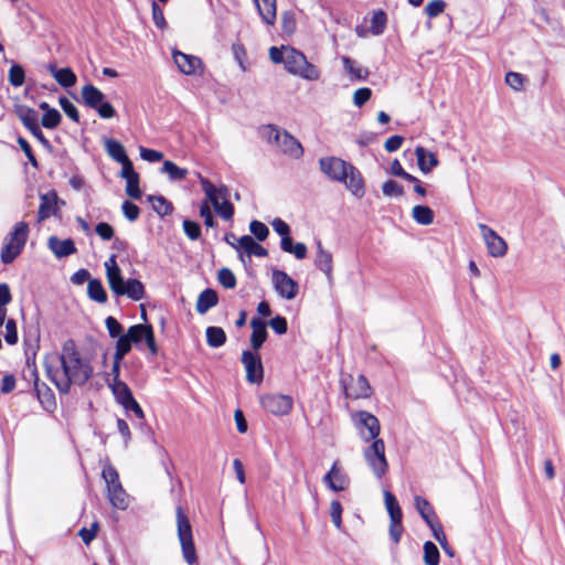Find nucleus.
Segmentation results:
<instances>
[{
  "mask_svg": "<svg viewBox=\"0 0 565 565\" xmlns=\"http://www.w3.org/2000/svg\"><path fill=\"white\" fill-rule=\"evenodd\" d=\"M44 367L62 394H67L72 385H84L94 373L89 360L82 358L72 340L64 342L61 353L46 354Z\"/></svg>",
  "mask_w": 565,
  "mask_h": 565,
  "instance_id": "obj_1",
  "label": "nucleus"
},
{
  "mask_svg": "<svg viewBox=\"0 0 565 565\" xmlns=\"http://www.w3.org/2000/svg\"><path fill=\"white\" fill-rule=\"evenodd\" d=\"M104 266L106 269L107 282L113 294H115L117 297L126 296L135 301L143 299V284L136 278H129L127 280L124 279L121 269L117 264V256L115 254L108 257Z\"/></svg>",
  "mask_w": 565,
  "mask_h": 565,
  "instance_id": "obj_2",
  "label": "nucleus"
},
{
  "mask_svg": "<svg viewBox=\"0 0 565 565\" xmlns=\"http://www.w3.org/2000/svg\"><path fill=\"white\" fill-rule=\"evenodd\" d=\"M259 134L269 145L276 146L279 151L289 157L298 159L303 154L301 143L285 129L275 125H265L260 127Z\"/></svg>",
  "mask_w": 565,
  "mask_h": 565,
  "instance_id": "obj_3",
  "label": "nucleus"
},
{
  "mask_svg": "<svg viewBox=\"0 0 565 565\" xmlns=\"http://www.w3.org/2000/svg\"><path fill=\"white\" fill-rule=\"evenodd\" d=\"M200 183L215 213L225 221H232L234 206L228 200V189L225 185L215 186L211 181L200 175Z\"/></svg>",
  "mask_w": 565,
  "mask_h": 565,
  "instance_id": "obj_4",
  "label": "nucleus"
},
{
  "mask_svg": "<svg viewBox=\"0 0 565 565\" xmlns=\"http://www.w3.org/2000/svg\"><path fill=\"white\" fill-rule=\"evenodd\" d=\"M102 477L106 483V497L111 507L118 510H126L129 505V497L119 480L116 468L110 463H105Z\"/></svg>",
  "mask_w": 565,
  "mask_h": 565,
  "instance_id": "obj_5",
  "label": "nucleus"
},
{
  "mask_svg": "<svg viewBox=\"0 0 565 565\" xmlns=\"http://www.w3.org/2000/svg\"><path fill=\"white\" fill-rule=\"evenodd\" d=\"M30 233L26 222H18L4 237L2 246V263H12L23 250Z\"/></svg>",
  "mask_w": 565,
  "mask_h": 565,
  "instance_id": "obj_6",
  "label": "nucleus"
},
{
  "mask_svg": "<svg viewBox=\"0 0 565 565\" xmlns=\"http://www.w3.org/2000/svg\"><path fill=\"white\" fill-rule=\"evenodd\" d=\"M285 70L296 76L307 81H317L320 77V72L317 66L307 61L306 55L294 49L287 47L285 55Z\"/></svg>",
  "mask_w": 565,
  "mask_h": 565,
  "instance_id": "obj_7",
  "label": "nucleus"
},
{
  "mask_svg": "<svg viewBox=\"0 0 565 565\" xmlns=\"http://www.w3.org/2000/svg\"><path fill=\"white\" fill-rule=\"evenodd\" d=\"M178 537L182 548V555L189 565L196 564L198 557L193 542L192 527L182 507L177 508Z\"/></svg>",
  "mask_w": 565,
  "mask_h": 565,
  "instance_id": "obj_8",
  "label": "nucleus"
},
{
  "mask_svg": "<svg viewBox=\"0 0 565 565\" xmlns=\"http://www.w3.org/2000/svg\"><path fill=\"white\" fill-rule=\"evenodd\" d=\"M364 459L377 479H382L387 470L388 463L385 457V444L383 439H375L363 451Z\"/></svg>",
  "mask_w": 565,
  "mask_h": 565,
  "instance_id": "obj_9",
  "label": "nucleus"
},
{
  "mask_svg": "<svg viewBox=\"0 0 565 565\" xmlns=\"http://www.w3.org/2000/svg\"><path fill=\"white\" fill-rule=\"evenodd\" d=\"M355 426L363 441H374L379 439L381 431L379 419L366 411H360L354 416Z\"/></svg>",
  "mask_w": 565,
  "mask_h": 565,
  "instance_id": "obj_10",
  "label": "nucleus"
},
{
  "mask_svg": "<svg viewBox=\"0 0 565 565\" xmlns=\"http://www.w3.org/2000/svg\"><path fill=\"white\" fill-rule=\"evenodd\" d=\"M385 507L390 514V535L395 544H397L403 534L402 525V510L397 503L396 498L390 492H384Z\"/></svg>",
  "mask_w": 565,
  "mask_h": 565,
  "instance_id": "obj_11",
  "label": "nucleus"
},
{
  "mask_svg": "<svg viewBox=\"0 0 565 565\" xmlns=\"http://www.w3.org/2000/svg\"><path fill=\"white\" fill-rule=\"evenodd\" d=\"M260 404L265 411L273 415L284 416L292 409L294 401L289 395L271 393L262 396Z\"/></svg>",
  "mask_w": 565,
  "mask_h": 565,
  "instance_id": "obj_12",
  "label": "nucleus"
},
{
  "mask_svg": "<svg viewBox=\"0 0 565 565\" xmlns=\"http://www.w3.org/2000/svg\"><path fill=\"white\" fill-rule=\"evenodd\" d=\"M271 281L275 291L284 299L291 300L298 295L299 286L286 271L274 269Z\"/></svg>",
  "mask_w": 565,
  "mask_h": 565,
  "instance_id": "obj_13",
  "label": "nucleus"
},
{
  "mask_svg": "<svg viewBox=\"0 0 565 565\" xmlns=\"http://www.w3.org/2000/svg\"><path fill=\"white\" fill-rule=\"evenodd\" d=\"M319 166L328 178L341 183L345 182V175L351 163L337 157H326L319 160Z\"/></svg>",
  "mask_w": 565,
  "mask_h": 565,
  "instance_id": "obj_14",
  "label": "nucleus"
},
{
  "mask_svg": "<svg viewBox=\"0 0 565 565\" xmlns=\"http://www.w3.org/2000/svg\"><path fill=\"white\" fill-rule=\"evenodd\" d=\"M479 228L487 245L488 253L495 258L503 257L508 252L505 241L486 224H479Z\"/></svg>",
  "mask_w": 565,
  "mask_h": 565,
  "instance_id": "obj_15",
  "label": "nucleus"
},
{
  "mask_svg": "<svg viewBox=\"0 0 565 565\" xmlns=\"http://www.w3.org/2000/svg\"><path fill=\"white\" fill-rule=\"evenodd\" d=\"M26 372L29 373L30 379L34 381V391L41 405L46 411L55 408L56 402L54 393L45 383L39 382L36 369L28 364Z\"/></svg>",
  "mask_w": 565,
  "mask_h": 565,
  "instance_id": "obj_16",
  "label": "nucleus"
},
{
  "mask_svg": "<svg viewBox=\"0 0 565 565\" xmlns=\"http://www.w3.org/2000/svg\"><path fill=\"white\" fill-rule=\"evenodd\" d=\"M341 384L348 398H366L371 394L370 384L364 375H359L356 379L349 376V383L342 379Z\"/></svg>",
  "mask_w": 565,
  "mask_h": 565,
  "instance_id": "obj_17",
  "label": "nucleus"
},
{
  "mask_svg": "<svg viewBox=\"0 0 565 565\" xmlns=\"http://www.w3.org/2000/svg\"><path fill=\"white\" fill-rule=\"evenodd\" d=\"M242 362L246 370V380L249 383L259 384L264 377V370L260 356L250 351H244Z\"/></svg>",
  "mask_w": 565,
  "mask_h": 565,
  "instance_id": "obj_18",
  "label": "nucleus"
},
{
  "mask_svg": "<svg viewBox=\"0 0 565 565\" xmlns=\"http://www.w3.org/2000/svg\"><path fill=\"white\" fill-rule=\"evenodd\" d=\"M172 56L175 65L183 74L196 75L201 73L202 62L199 57L184 54L180 51H174Z\"/></svg>",
  "mask_w": 565,
  "mask_h": 565,
  "instance_id": "obj_19",
  "label": "nucleus"
},
{
  "mask_svg": "<svg viewBox=\"0 0 565 565\" xmlns=\"http://www.w3.org/2000/svg\"><path fill=\"white\" fill-rule=\"evenodd\" d=\"M324 483L333 491H343L350 484V479L345 472H343L335 461L329 472L323 477Z\"/></svg>",
  "mask_w": 565,
  "mask_h": 565,
  "instance_id": "obj_20",
  "label": "nucleus"
},
{
  "mask_svg": "<svg viewBox=\"0 0 565 565\" xmlns=\"http://www.w3.org/2000/svg\"><path fill=\"white\" fill-rule=\"evenodd\" d=\"M345 188L358 199H361L365 194V184L364 179L353 164L349 167V170L345 175Z\"/></svg>",
  "mask_w": 565,
  "mask_h": 565,
  "instance_id": "obj_21",
  "label": "nucleus"
},
{
  "mask_svg": "<svg viewBox=\"0 0 565 565\" xmlns=\"http://www.w3.org/2000/svg\"><path fill=\"white\" fill-rule=\"evenodd\" d=\"M40 206L38 211V222H43L57 213L58 198L55 191H50L40 196Z\"/></svg>",
  "mask_w": 565,
  "mask_h": 565,
  "instance_id": "obj_22",
  "label": "nucleus"
},
{
  "mask_svg": "<svg viewBox=\"0 0 565 565\" xmlns=\"http://www.w3.org/2000/svg\"><path fill=\"white\" fill-rule=\"evenodd\" d=\"M47 246L57 258L67 257L77 250L71 238L60 239L56 236L49 237Z\"/></svg>",
  "mask_w": 565,
  "mask_h": 565,
  "instance_id": "obj_23",
  "label": "nucleus"
},
{
  "mask_svg": "<svg viewBox=\"0 0 565 565\" xmlns=\"http://www.w3.org/2000/svg\"><path fill=\"white\" fill-rule=\"evenodd\" d=\"M263 22L269 26L275 25L277 20L276 0H253Z\"/></svg>",
  "mask_w": 565,
  "mask_h": 565,
  "instance_id": "obj_24",
  "label": "nucleus"
},
{
  "mask_svg": "<svg viewBox=\"0 0 565 565\" xmlns=\"http://www.w3.org/2000/svg\"><path fill=\"white\" fill-rule=\"evenodd\" d=\"M317 253L315 257V265L318 269L323 271L330 279L332 276L333 258L332 254L324 249L320 239L316 241Z\"/></svg>",
  "mask_w": 565,
  "mask_h": 565,
  "instance_id": "obj_25",
  "label": "nucleus"
},
{
  "mask_svg": "<svg viewBox=\"0 0 565 565\" xmlns=\"http://www.w3.org/2000/svg\"><path fill=\"white\" fill-rule=\"evenodd\" d=\"M415 156L417 159L418 168L424 173L430 172L439 163L437 156L434 152L420 146L416 147Z\"/></svg>",
  "mask_w": 565,
  "mask_h": 565,
  "instance_id": "obj_26",
  "label": "nucleus"
},
{
  "mask_svg": "<svg viewBox=\"0 0 565 565\" xmlns=\"http://www.w3.org/2000/svg\"><path fill=\"white\" fill-rule=\"evenodd\" d=\"M250 327L253 329L250 344L254 350H258L262 348L268 335L266 323L260 318H253L250 320Z\"/></svg>",
  "mask_w": 565,
  "mask_h": 565,
  "instance_id": "obj_27",
  "label": "nucleus"
},
{
  "mask_svg": "<svg viewBox=\"0 0 565 565\" xmlns=\"http://www.w3.org/2000/svg\"><path fill=\"white\" fill-rule=\"evenodd\" d=\"M83 103L93 109H96L105 99V95L92 84L83 86L81 92Z\"/></svg>",
  "mask_w": 565,
  "mask_h": 565,
  "instance_id": "obj_28",
  "label": "nucleus"
},
{
  "mask_svg": "<svg viewBox=\"0 0 565 565\" xmlns=\"http://www.w3.org/2000/svg\"><path fill=\"white\" fill-rule=\"evenodd\" d=\"M14 111L28 130L39 125V115L35 109L25 105H15Z\"/></svg>",
  "mask_w": 565,
  "mask_h": 565,
  "instance_id": "obj_29",
  "label": "nucleus"
},
{
  "mask_svg": "<svg viewBox=\"0 0 565 565\" xmlns=\"http://www.w3.org/2000/svg\"><path fill=\"white\" fill-rule=\"evenodd\" d=\"M218 297L216 291L213 289H205L203 290L196 300V311L200 315L206 313L211 308L215 307L217 305Z\"/></svg>",
  "mask_w": 565,
  "mask_h": 565,
  "instance_id": "obj_30",
  "label": "nucleus"
},
{
  "mask_svg": "<svg viewBox=\"0 0 565 565\" xmlns=\"http://www.w3.org/2000/svg\"><path fill=\"white\" fill-rule=\"evenodd\" d=\"M239 248L244 249L248 256L266 257L268 252L249 235H243L238 238Z\"/></svg>",
  "mask_w": 565,
  "mask_h": 565,
  "instance_id": "obj_31",
  "label": "nucleus"
},
{
  "mask_svg": "<svg viewBox=\"0 0 565 565\" xmlns=\"http://www.w3.org/2000/svg\"><path fill=\"white\" fill-rule=\"evenodd\" d=\"M342 64L351 81H365L370 75L366 68L356 65L349 56L342 57Z\"/></svg>",
  "mask_w": 565,
  "mask_h": 565,
  "instance_id": "obj_32",
  "label": "nucleus"
},
{
  "mask_svg": "<svg viewBox=\"0 0 565 565\" xmlns=\"http://www.w3.org/2000/svg\"><path fill=\"white\" fill-rule=\"evenodd\" d=\"M108 386L110 387L115 399L119 405H122L126 401L134 396L129 386L121 380L111 381L108 383Z\"/></svg>",
  "mask_w": 565,
  "mask_h": 565,
  "instance_id": "obj_33",
  "label": "nucleus"
},
{
  "mask_svg": "<svg viewBox=\"0 0 565 565\" xmlns=\"http://www.w3.org/2000/svg\"><path fill=\"white\" fill-rule=\"evenodd\" d=\"M280 248L288 254H292L297 259H303L307 256V246L303 243H294L291 237L281 238Z\"/></svg>",
  "mask_w": 565,
  "mask_h": 565,
  "instance_id": "obj_34",
  "label": "nucleus"
},
{
  "mask_svg": "<svg viewBox=\"0 0 565 565\" xmlns=\"http://www.w3.org/2000/svg\"><path fill=\"white\" fill-rule=\"evenodd\" d=\"M87 294L88 297L98 302V303H105L108 299L107 292L99 279H90L87 285Z\"/></svg>",
  "mask_w": 565,
  "mask_h": 565,
  "instance_id": "obj_35",
  "label": "nucleus"
},
{
  "mask_svg": "<svg viewBox=\"0 0 565 565\" xmlns=\"http://www.w3.org/2000/svg\"><path fill=\"white\" fill-rule=\"evenodd\" d=\"M415 508L427 525L436 520L435 511L426 499L417 495L415 498Z\"/></svg>",
  "mask_w": 565,
  "mask_h": 565,
  "instance_id": "obj_36",
  "label": "nucleus"
},
{
  "mask_svg": "<svg viewBox=\"0 0 565 565\" xmlns=\"http://www.w3.org/2000/svg\"><path fill=\"white\" fill-rule=\"evenodd\" d=\"M412 216L420 225H430L434 222V212L426 205H415L412 210Z\"/></svg>",
  "mask_w": 565,
  "mask_h": 565,
  "instance_id": "obj_37",
  "label": "nucleus"
},
{
  "mask_svg": "<svg viewBox=\"0 0 565 565\" xmlns=\"http://www.w3.org/2000/svg\"><path fill=\"white\" fill-rule=\"evenodd\" d=\"M149 201L153 211L160 216L170 215L173 211L172 203L162 195H150Z\"/></svg>",
  "mask_w": 565,
  "mask_h": 565,
  "instance_id": "obj_38",
  "label": "nucleus"
},
{
  "mask_svg": "<svg viewBox=\"0 0 565 565\" xmlns=\"http://www.w3.org/2000/svg\"><path fill=\"white\" fill-rule=\"evenodd\" d=\"M162 173H167L171 181H181L184 180L188 175V170L178 167L174 162L170 160H166L161 168Z\"/></svg>",
  "mask_w": 565,
  "mask_h": 565,
  "instance_id": "obj_39",
  "label": "nucleus"
},
{
  "mask_svg": "<svg viewBox=\"0 0 565 565\" xmlns=\"http://www.w3.org/2000/svg\"><path fill=\"white\" fill-rule=\"evenodd\" d=\"M105 148H106L108 156L117 162L122 161L125 158L128 157L126 154V150H125L124 146L115 139H110V138L106 139Z\"/></svg>",
  "mask_w": 565,
  "mask_h": 565,
  "instance_id": "obj_40",
  "label": "nucleus"
},
{
  "mask_svg": "<svg viewBox=\"0 0 565 565\" xmlns=\"http://www.w3.org/2000/svg\"><path fill=\"white\" fill-rule=\"evenodd\" d=\"M206 341L211 348H220L226 341V334L220 327H209L206 329Z\"/></svg>",
  "mask_w": 565,
  "mask_h": 565,
  "instance_id": "obj_41",
  "label": "nucleus"
},
{
  "mask_svg": "<svg viewBox=\"0 0 565 565\" xmlns=\"http://www.w3.org/2000/svg\"><path fill=\"white\" fill-rule=\"evenodd\" d=\"M11 63L12 65L8 72V81L13 87H20L24 84L25 72L20 64Z\"/></svg>",
  "mask_w": 565,
  "mask_h": 565,
  "instance_id": "obj_42",
  "label": "nucleus"
},
{
  "mask_svg": "<svg viewBox=\"0 0 565 565\" xmlns=\"http://www.w3.org/2000/svg\"><path fill=\"white\" fill-rule=\"evenodd\" d=\"M55 81L63 87L68 88L76 84V75L70 67L60 68L54 73Z\"/></svg>",
  "mask_w": 565,
  "mask_h": 565,
  "instance_id": "obj_43",
  "label": "nucleus"
},
{
  "mask_svg": "<svg viewBox=\"0 0 565 565\" xmlns=\"http://www.w3.org/2000/svg\"><path fill=\"white\" fill-rule=\"evenodd\" d=\"M387 18L386 13L382 10H379L373 13L371 19L370 31L374 35H380L384 32L386 26Z\"/></svg>",
  "mask_w": 565,
  "mask_h": 565,
  "instance_id": "obj_44",
  "label": "nucleus"
},
{
  "mask_svg": "<svg viewBox=\"0 0 565 565\" xmlns=\"http://www.w3.org/2000/svg\"><path fill=\"white\" fill-rule=\"evenodd\" d=\"M150 324H134L128 330L126 335L132 341V343L138 344L142 340H145V335L147 331L149 330Z\"/></svg>",
  "mask_w": 565,
  "mask_h": 565,
  "instance_id": "obj_45",
  "label": "nucleus"
},
{
  "mask_svg": "<svg viewBox=\"0 0 565 565\" xmlns=\"http://www.w3.org/2000/svg\"><path fill=\"white\" fill-rule=\"evenodd\" d=\"M62 120L60 111L55 108L43 114L41 125L46 129H55Z\"/></svg>",
  "mask_w": 565,
  "mask_h": 565,
  "instance_id": "obj_46",
  "label": "nucleus"
},
{
  "mask_svg": "<svg viewBox=\"0 0 565 565\" xmlns=\"http://www.w3.org/2000/svg\"><path fill=\"white\" fill-rule=\"evenodd\" d=\"M424 562L426 565L439 564V551L437 546L430 541L424 544Z\"/></svg>",
  "mask_w": 565,
  "mask_h": 565,
  "instance_id": "obj_47",
  "label": "nucleus"
},
{
  "mask_svg": "<svg viewBox=\"0 0 565 565\" xmlns=\"http://www.w3.org/2000/svg\"><path fill=\"white\" fill-rule=\"evenodd\" d=\"M297 29L296 17L292 11H284L281 13V30L285 34L291 35Z\"/></svg>",
  "mask_w": 565,
  "mask_h": 565,
  "instance_id": "obj_48",
  "label": "nucleus"
},
{
  "mask_svg": "<svg viewBox=\"0 0 565 565\" xmlns=\"http://www.w3.org/2000/svg\"><path fill=\"white\" fill-rule=\"evenodd\" d=\"M217 280L226 289H233L236 286V277L227 267H223L218 270Z\"/></svg>",
  "mask_w": 565,
  "mask_h": 565,
  "instance_id": "obj_49",
  "label": "nucleus"
},
{
  "mask_svg": "<svg viewBox=\"0 0 565 565\" xmlns=\"http://www.w3.org/2000/svg\"><path fill=\"white\" fill-rule=\"evenodd\" d=\"M126 180V193L128 196L135 200H139L142 195V192L139 188V174L129 177Z\"/></svg>",
  "mask_w": 565,
  "mask_h": 565,
  "instance_id": "obj_50",
  "label": "nucleus"
},
{
  "mask_svg": "<svg viewBox=\"0 0 565 565\" xmlns=\"http://www.w3.org/2000/svg\"><path fill=\"white\" fill-rule=\"evenodd\" d=\"M132 341L126 335H120L116 342L115 360H122L130 351Z\"/></svg>",
  "mask_w": 565,
  "mask_h": 565,
  "instance_id": "obj_51",
  "label": "nucleus"
},
{
  "mask_svg": "<svg viewBox=\"0 0 565 565\" xmlns=\"http://www.w3.org/2000/svg\"><path fill=\"white\" fill-rule=\"evenodd\" d=\"M382 192L388 198H398L404 194V189L394 180H387L382 185Z\"/></svg>",
  "mask_w": 565,
  "mask_h": 565,
  "instance_id": "obj_52",
  "label": "nucleus"
},
{
  "mask_svg": "<svg viewBox=\"0 0 565 565\" xmlns=\"http://www.w3.org/2000/svg\"><path fill=\"white\" fill-rule=\"evenodd\" d=\"M58 103L67 117H70L75 122L79 121V113L75 105L68 98L60 97Z\"/></svg>",
  "mask_w": 565,
  "mask_h": 565,
  "instance_id": "obj_53",
  "label": "nucleus"
},
{
  "mask_svg": "<svg viewBox=\"0 0 565 565\" xmlns=\"http://www.w3.org/2000/svg\"><path fill=\"white\" fill-rule=\"evenodd\" d=\"M342 504L338 500L330 503V518L338 530L342 529Z\"/></svg>",
  "mask_w": 565,
  "mask_h": 565,
  "instance_id": "obj_54",
  "label": "nucleus"
},
{
  "mask_svg": "<svg viewBox=\"0 0 565 565\" xmlns=\"http://www.w3.org/2000/svg\"><path fill=\"white\" fill-rule=\"evenodd\" d=\"M445 8L446 2L444 0H433L426 6L425 13L429 19H433L440 15Z\"/></svg>",
  "mask_w": 565,
  "mask_h": 565,
  "instance_id": "obj_55",
  "label": "nucleus"
},
{
  "mask_svg": "<svg viewBox=\"0 0 565 565\" xmlns=\"http://www.w3.org/2000/svg\"><path fill=\"white\" fill-rule=\"evenodd\" d=\"M121 211L125 217L130 222H135L140 215V209L128 200L122 202Z\"/></svg>",
  "mask_w": 565,
  "mask_h": 565,
  "instance_id": "obj_56",
  "label": "nucleus"
},
{
  "mask_svg": "<svg viewBox=\"0 0 565 565\" xmlns=\"http://www.w3.org/2000/svg\"><path fill=\"white\" fill-rule=\"evenodd\" d=\"M249 231L258 241H265L269 234L268 227L259 221H252Z\"/></svg>",
  "mask_w": 565,
  "mask_h": 565,
  "instance_id": "obj_57",
  "label": "nucleus"
},
{
  "mask_svg": "<svg viewBox=\"0 0 565 565\" xmlns=\"http://www.w3.org/2000/svg\"><path fill=\"white\" fill-rule=\"evenodd\" d=\"M182 226L185 235L191 241H196L201 236V227L196 222L184 220Z\"/></svg>",
  "mask_w": 565,
  "mask_h": 565,
  "instance_id": "obj_58",
  "label": "nucleus"
},
{
  "mask_svg": "<svg viewBox=\"0 0 565 565\" xmlns=\"http://www.w3.org/2000/svg\"><path fill=\"white\" fill-rule=\"evenodd\" d=\"M6 342L8 344H15L18 342V330H17V323L13 319H8L6 321V335H4Z\"/></svg>",
  "mask_w": 565,
  "mask_h": 565,
  "instance_id": "obj_59",
  "label": "nucleus"
},
{
  "mask_svg": "<svg viewBox=\"0 0 565 565\" xmlns=\"http://www.w3.org/2000/svg\"><path fill=\"white\" fill-rule=\"evenodd\" d=\"M95 232L103 241L113 239L115 234L114 227L106 222L98 223L95 227Z\"/></svg>",
  "mask_w": 565,
  "mask_h": 565,
  "instance_id": "obj_60",
  "label": "nucleus"
},
{
  "mask_svg": "<svg viewBox=\"0 0 565 565\" xmlns=\"http://www.w3.org/2000/svg\"><path fill=\"white\" fill-rule=\"evenodd\" d=\"M372 96V90L369 87H362L354 92L353 104L356 107H362Z\"/></svg>",
  "mask_w": 565,
  "mask_h": 565,
  "instance_id": "obj_61",
  "label": "nucleus"
},
{
  "mask_svg": "<svg viewBox=\"0 0 565 565\" xmlns=\"http://www.w3.org/2000/svg\"><path fill=\"white\" fill-rule=\"evenodd\" d=\"M121 406L127 413L131 412L137 418H145V413L134 396L126 401Z\"/></svg>",
  "mask_w": 565,
  "mask_h": 565,
  "instance_id": "obj_62",
  "label": "nucleus"
},
{
  "mask_svg": "<svg viewBox=\"0 0 565 565\" xmlns=\"http://www.w3.org/2000/svg\"><path fill=\"white\" fill-rule=\"evenodd\" d=\"M505 83L514 90H521L524 83V77L516 72H509L505 75Z\"/></svg>",
  "mask_w": 565,
  "mask_h": 565,
  "instance_id": "obj_63",
  "label": "nucleus"
},
{
  "mask_svg": "<svg viewBox=\"0 0 565 565\" xmlns=\"http://www.w3.org/2000/svg\"><path fill=\"white\" fill-rule=\"evenodd\" d=\"M107 331L111 338H119L122 332L121 324L114 317H107L105 320Z\"/></svg>",
  "mask_w": 565,
  "mask_h": 565,
  "instance_id": "obj_64",
  "label": "nucleus"
}]
</instances>
